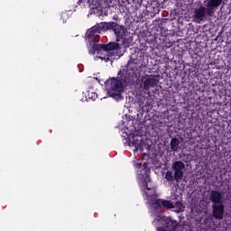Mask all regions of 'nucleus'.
Masks as SVG:
<instances>
[{
    "instance_id": "nucleus-1",
    "label": "nucleus",
    "mask_w": 231,
    "mask_h": 231,
    "mask_svg": "<svg viewBox=\"0 0 231 231\" xmlns=\"http://www.w3.org/2000/svg\"><path fill=\"white\" fill-rule=\"evenodd\" d=\"M136 65L134 63H130L123 69H120L117 78H112L109 84L106 86L107 95L118 100L122 97L124 91V87L125 85L134 86L136 82Z\"/></svg>"
},
{
    "instance_id": "nucleus-2",
    "label": "nucleus",
    "mask_w": 231,
    "mask_h": 231,
    "mask_svg": "<svg viewBox=\"0 0 231 231\" xmlns=\"http://www.w3.org/2000/svg\"><path fill=\"white\" fill-rule=\"evenodd\" d=\"M203 5L195 8L193 12L192 18L199 24L203 23L207 17H213L216 10L220 5H223V0H204Z\"/></svg>"
},
{
    "instance_id": "nucleus-3",
    "label": "nucleus",
    "mask_w": 231,
    "mask_h": 231,
    "mask_svg": "<svg viewBox=\"0 0 231 231\" xmlns=\"http://www.w3.org/2000/svg\"><path fill=\"white\" fill-rule=\"evenodd\" d=\"M120 50V44L116 42H110L107 44H93L91 50H89V55H95V53H100V51H106L107 54L105 56H99L101 60H105V62H109L113 60V53L109 51H116Z\"/></svg>"
},
{
    "instance_id": "nucleus-4",
    "label": "nucleus",
    "mask_w": 231,
    "mask_h": 231,
    "mask_svg": "<svg viewBox=\"0 0 231 231\" xmlns=\"http://www.w3.org/2000/svg\"><path fill=\"white\" fill-rule=\"evenodd\" d=\"M97 30L96 26H93L87 31L85 37L90 44L100 42V32Z\"/></svg>"
},
{
    "instance_id": "nucleus-5",
    "label": "nucleus",
    "mask_w": 231,
    "mask_h": 231,
    "mask_svg": "<svg viewBox=\"0 0 231 231\" xmlns=\"http://www.w3.org/2000/svg\"><path fill=\"white\" fill-rule=\"evenodd\" d=\"M172 169L174 171L175 181H180V180H183V171H185V163L181 161H176L172 164Z\"/></svg>"
},
{
    "instance_id": "nucleus-6",
    "label": "nucleus",
    "mask_w": 231,
    "mask_h": 231,
    "mask_svg": "<svg viewBox=\"0 0 231 231\" xmlns=\"http://www.w3.org/2000/svg\"><path fill=\"white\" fill-rule=\"evenodd\" d=\"M113 24L114 25L112 26L111 30L114 31L116 37V42H119V41H122V39L125 37V32H127V29H125V26L117 24L115 22H113Z\"/></svg>"
},
{
    "instance_id": "nucleus-7",
    "label": "nucleus",
    "mask_w": 231,
    "mask_h": 231,
    "mask_svg": "<svg viewBox=\"0 0 231 231\" xmlns=\"http://www.w3.org/2000/svg\"><path fill=\"white\" fill-rule=\"evenodd\" d=\"M209 201L213 205H221V204L224 203L225 199L223 197V194L220 191H217L216 189H212L210 191V195H209Z\"/></svg>"
},
{
    "instance_id": "nucleus-8",
    "label": "nucleus",
    "mask_w": 231,
    "mask_h": 231,
    "mask_svg": "<svg viewBox=\"0 0 231 231\" xmlns=\"http://www.w3.org/2000/svg\"><path fill=\"white\" fill-rule=\"evenodd\" d=\"M212 216L215 219H223L225 216V204H213Z\"/></svg>"
},
{
    "instance_id": "nucleus-9",
    "label": "nucleus",
    "mask_w": 231,
    "mask_h": 231,
    "mask_svg": "<svg viewBox=\"0 0 231 231\" xmlns=\"http://www.w3.org/2000/svg\"><path fill=\"white\" fill-rule=\"evenodd\" d=\"M133 140L135 149L139 151H143L144 149H146L147 152L151 151V145L144 143L143 141H142V136L134 135Z\"/></svg>"
},
{
    "instance_id": "nucleus-10",
    "label": "nucleus",
    "mask_w": 231,
    "mask_h": 231,
    "mask_svg": "<svg viewBox=\"0 0 231 231\" xmlns=\"http://www.w3.org/2000/svg\"><path fill=\"white\" fill-rule=\"evenodd\" d=\"M162 225L167 230L174 231L176 230V226H178V222L176 220H172L171 217H164L162 218Z\"/></svg>"
},
{
    "instance_id": "nucleus-11",
    "label": "nucleus",
    "mask_w": 231,
    "mask_h": 231,
    "mask_svg": "<svg viewBox=\"0 0 231 231\" xmlns=\"http://www.w3.org/2000/svg\"><path fill=\"white\" fill-rule=\"evenodd\" d=\"M142 82L143 83V89L149 91L151 88H154L158 84V79L149 76L148 78H143Z\"/></svg>"
},
{
    "instance_id": "nucleus-12",
    "label": "nucleus",
    "mask_w": 231,
    "mask_h": 231,
    "mask_svg": "<svg viewBox=\"0 0 231 231\" xmlns=\"http://www.w3.org/2000/svg\"><path fill=\"white\" fill-rule=\"evenodd\" d=\"M136 169H141L140 171V176L143 178H149V173L151 172V170H149V163L144 162V163H136L135 164Z\"/></svg>"
},
{
    "instance_id": "nucleus-13",
    "label": "nucleus",
    "mask_w": 231,
    "mask_h": 231,
    "mask_svg": "<svg viewBox=\"0 0 231 231\" xmlns=\"http://www.w3.org/2000/svg\"><path fill=\"white\" fill-rule=\"evenodd\" d=\"M114 22H102L97 25H94L97 29V32H107V30H111L113 28Z\"/></svg>"
},
{
    "instance_id": "nucleus-14",
    "label": "nucleus",
    "mask_w": 231,
    "mask_h": 231,
    "mask_svg": "<svg viewBox=\"0 0 231 231\" xmlns=\"http://www.w3.org/2000/svg\"><path fill=\"white\" fill-rule=\"evenodd\" d=\"M171 149L173 152H178V149H180V139L174 137L171 140L170 143Z\"/></svg>"
},
{
    "instance_id": "nucleus-15",
    "label": "nucleus",
    "mask_w": 231,
    "mask_h": 231,
    "mask_svg": "<svg viewBox=\"0 0 231 231\" xmlns=\"http://www.w3.org/2000/svg\"><path fill=\"white\" fill-rule=\"evenodd\" d=\"M162 208H174V204L171 200L162 199Z\"/></svg>"
},
{
    "instance_id": "nucleus-16",
    "label": "nucleus",
    "mask_w": 231,
    "mask_h": 231,
    "mask_svg": "<svg viewBox=\"0 0 231 231\" xmlns=\"http://www.w3.org/2000/svg\"><path fill=\"white\" fill-rule=\"evenodd\" d=\"M165 180H167L169 183H174V180H176L174 178V173H172L171 171H168L165 174Z\"/></svg>"
},
{
    "instance_id": "nucleus-17",
    "label": "nucleus",
    "mask_w": 231,
    "mask_h": 231,
    "mask_svg": "<svg viewBox=\"0 0 231 231\" xmlns=\"http://www.w3.org/2000/svg\"><path fill=\"white\" fill-rule=\"evenodd\" d=\"M152 206L158 210V208H162V199H155L152 200Z\"/></svg>"
},
{
    "instance_id": "nucleus-18",
    "label": "nucleus",
    "mask_w": 231,
    "mask_h": 231,
    "mask_svg": "<svg viewBox=\"0 0 231 231\" xmlns=\"http://www.w3.org/2000/svg\"><path fill=\"white\" fill-rule=\"evenodd\" d=\"M143 190H144V193L146 194V196L148 198H151V195L147 194V191L151 190V188H149V184L147 182L144 184V189Z\"/></svg>"
},
{
    "instance_id": "nucleus-19",
    "label": "nucleus",
    "mask_w": 231,
    "mask_h": 231,
    "mask_svg": "<svg viewBox=\"0 0 231 231\" xmlns=\"http://www.w3.org/2000/svg\"><path fill=\"white\" fill-rule=\"evenodd\" d=\"M113 19L115 20V21H118V15H114V17H113Z\"/></svg>"
}]
</instances>
